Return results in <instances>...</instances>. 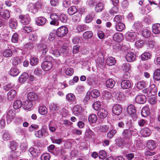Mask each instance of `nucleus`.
<instances>
[{"mask_svg": "<svg viewBox=\"0 0 160 160\" xmlns=\"http://www.w3.org/2000/svg\"><path fill=\"white\" fill-rule=\"evenodd\" d=\"M127 110L128 113L131 116L133 121H136L138 115L136 113L135 106L132 105H129L127 107Z\"/></svg>", "mask_w": 160, "mask_h": 160, "instance_id": "f257e3e1", "label": "nucleus"}, {"mask_svg": "<svg viewBox=\"0 0 160 160\" xmlns=\"http://www.w3.org/2000/svg\"><path fill=\"white\" fill-rule=\"evenodd\" d=\"M56 32L58 37L62 38L67 35L68 32V29L66 27L62 26L58 28Z\"/></svg>", "mask_w": 160, "mask_h": 160, "instance_id": "f03ea898", "label": "nucleus"}, {"mask_svg": "<svg viewBox=\"0 0 160 160\" xmlns=\"http://www.w3.org/2000/svg\"><path fill=\"white\" fill-rule=\"evenodd\" d=\"M15 116V113L13 110L10 109L7 112L6 115H4L3 118H4L6 117L7 122L9 123L12 122Z\"/></svg>", "mask_w": 160, "mask_h": 160, "instance_id": "7ed1b4c3", "label": "nucleus"}, {"mask_svg": "<svg viewBox=\"0 0 160 160\" xmlns=\"http://www.w3.org/2000/svg\"><path fill=\"white\" fill-rule=\"evenodd\" d=\"M50 17L52 20L50 22V25L58 26L59 24V14L58 15L56 13H52L51 14Z\"/></svg>", "mask_w": 160, "mask_h": 160, "instance_id": "20e7f679", "label": "nucleus"}, {"mask_svg": "<svg viewBox=\"0 0 160 160\" xmlns=\"http://www.w3.org/2000/svg\"><path fill=\"white\" fill-rule=\"evenodd\" d=\"M131 141L129 139L118 138L116 140V143L120 147L124 146L125 145L128 144L130 143Z\"/></svg>", "mask_w": 160, "mask_h": 160, "instance_id": "39448f33", "label": "nucleus"}, {"mask_svg": "<svg viewBox=\"0 0 160 160\" xmlns=\"http://www.w3.org/2000/svg\"><path fill=\"white\" fill-rule=\"evenodd\" d=\"M28 151L32 155L36 156L41 152V148L37 146L34 147H31L28 149Z\"/></svg>", "mask_w": 160, "mask_h": 160, "instance_id": "423d86ee", "label": "nucleus"}, {"mask_svg": "<svg viewBox=\"0 0 160 160\" xmlns=\"http://www.w3.org/2000/svg\"><path fill=\"white\" fill-rule=\"evenodd\" d=\"M19 18L20 19V22L22 24L27 25L29 23L31 19L28 14L24 16L22 15L19 16Z\"/></svg>", "mask_w": 160, "mask_h": 160, "instance_id": "0eeeda50", "label": "nucleus"}, {"mask_svg": "<svg viewBox=\"0 0 160 160\" xmlns=\"http://www.w3.org/2000/svg\"><path fill=\"white\" fill-rule=\"evenodd\" d=\"M136 37V34L134 32H127L125 36V38L127 40L131 42L135 41Z\"/></svg>", "mask_w": 160, "mask_h": 160, "instance_id": "6e6552de", "label": "nucleus"}, {"mask_svg": "<svg viewBox=\"0 0 160 160\" xmlns=\"http://www.w3.org/2000/svg\"><path fill=\"white\" fill-rule=\"evenodd\" d=\"M133 132L132 129H124L122 132V135L123 138L129 139L131 140L130 138L132 136V132Z\"/></svg>", "mask_w": 160, "mask_h": 160, "instance_id": "1a4fd4ad", "label": "nucleus"}, {"mask_svg": "<svg viewBox=\"0 0 160 160\" xmlns=\"http://www.w3.org/2000/svg\"><path fill=\"white\" fill-rule=\"evenodd\" d=\"M152 133V131L149 128L145 127L140 131V133L141 136L143 137L149 136Z\"/></svg>", "mask_w": 160, "mask_h": 160, "instance_id": "9d476101", "label": "nucleus"}, {"mask_svg": "<svg viewBox=\"0 0 160 160\" xmlns=\"http://www.w3.org/2000/svg\"><path fill=\"white\" fill-rule=\"evenodd\" d=\"M82 107L80 105H75L72 108V112L76 116H78L81 114L82 111Z\"/></svg>", "mask_w": 160, "mask_h": 160, "instance_id": "9b49d317", "label": "nucleus"}, {"mask_svg": "<svg viewBox=\"0 0 160 160\" xmlns=\"http://www.w3.org/2000/svg\"><path fill=\"white\" fill-rule=\"evenodd\" d=\"M42 69L45 71H48L52 68V65L50 61H45L42 64Z\"/></svg>", "mask_w": 160, "mask_h": 160, "instance_id": "f8f14e48", "label": "nucleus"}, {"mask_svg": "<svg viewBox=\"0 0 160 160\" xmlns=\"http://www.w3.org/2000/svg\"><path fill=\"white\" fill-rule=\"evenodd\" d=\"M112 111L113 113L117 115L120 114L122 111V108L119 104H115L113 106Z\"/></svg>", "mask_w": 160, "mask_h": 160, "instance_id": "ddd939ff", "label": "nucleus"}, {"mask_svg": "<svg viewBox=\"0 0 160 160\" xmlns=\"http://www.w3.org/2000/svg\"><path fill=\"white\" fill-rule=\"evenodd\" d=\"M49 45L48 44H41L39 45L38 47L40 50L42 52V53L45 55L48 51Z\"/></svg>", "mask_w": 160, "mask_h": 160, "instance_id": "4468645a", "label": "nucleus"}, {"mask_svg": "<svg viewBox=\"0 0 160 160\" xmlns=\"http://www.w3.org/2000/svg\"><path fill=\"white\" fill-rule=\"evenodd\" d=\"M146 99V97L145 95L139 94L136 97L135 101L138 103L142 104L145 102Z\"/></svg>", "mask_w": 160, "mask_h": 160, "instance_id": "2eb2a0df", "label": "nucleus"}, {"mask_svg": "<svg viewBox=\"0 0 160 160\" xmlns=\"http://www.w3.org/2000/svg\"><path fill=\"white\" fill-rule=\"evenodd\" d=\"M0 16L2 18L8 20L10 17V14L9 10L5 9L0 12Z\"/></svg>", "mask_w": 160, "mask_h": 160, "instance_id": "dca6fc26", "label": "nucleus"}, {"mask_svg": "<svg viewBox=\"0 0 160 160\" xmlns=\"http://www.w3.org/2000/svg\"><path fill=\"white\" fill-rule=\"evenodd\" d=\"M46 132V130L42 128L40 130L35 131L34 134L36 137L39 138H41L45 135Z\"/></svg>", "mask_w": 160, "mask_h": 160, "instance_id": "f3484780", "label": "nucleus"}, {"mask_svg": "<svg viewBox=\"0 0 160 160\" xmlns=\"http://www.w3.org/2000/svg\"><path fill=\"white\" fill-rule=\"evenodd\" d=\"M32 102L28 100L24 101L22 104V106L24 109H29L32 107Z\"/></svg>", "mask_w": 160, "mask_h": 160, "instance_id": "a211bd4d", "label": "nucleus"}, {"mask_svg": "<svg viewBox=\"0 0 160 160\" xmlns=\"http://www.w3.org/2000/svg\"><path fill=\"white\" fill-rule=\"evenodd\" d=\"M125 58L128 62H132L135 59L136 56L133 53L130 52L127 54Z\"/></svg>", "mask_w": 160, "mask_h": 160, "instance_id": "6ab92c4d", "label": "nucleus"}, {"mask_svg": "<svg viewBox=\"0 0 160 160\" xmlns=\"http://www.w3.org/2000/svg\"><path fill=\"white\" fill-rule=\"evenodd\" d=\"M9 25L12 29H16L18 26L17 20L14 18H11L9 21Z\"/></svg>", "mask_w": 160, "mask_h": 160, "instance_id": "aec40b11", "label": "nucleus"}, {"mask_svg": "<svg viewBox=\"0 0 160 160\" xmlns=\"http://www.w3.org/2000/svg\"><path fill=\"white\" fill-rule=\"evenodd\" d=\"M66 100L71 103H75L76 98L75 95L72 93H68L66 96Z\"/></svg>", "mask_w": 160, "mask_h": 160, "instance_id": "412c9836", "label": "nucleus"}, {"mask_svg": "<svg viewBox=\"0 0 160 160\" xmlns=\"http://www.w3.org/2000/svg\"><path fill=\"white\" fill-rule=\"evenodd\" d=\"M121 87L123 89L130 88L131 87V83L128 80H125L122 81L121 83Z\"/></svg>", "mask_w": 160, "mask_h": 160, "instance_id": "4be33fe9", "label": "nucleus"}, {"mask_svg": "<svg viewBox=\"0 0 160 160\" xmlns=\"http://www.w3.org/2000/svg\"><path fill=\"white\" fill-rule=\"evenodd\" d=\"M36 22L38 25L42 26L46 23V19L42 17H38L36 19Z\"/></svg>", "mask_w": 160, "mask_h": 160, "instance_id": "5701e85b", "label": "nucleus"}, {"mask_svg": "<svg viewBox=\"0 0 160 160\" xmlns=\"http://www.w3.org/2000/svg\"><path fill=\"white\" fill-rule=\"evenodd\" d=\"M104 5L103 2H99L95 6V10L96 12H101L103 9Z\"/></svg>", "mask_w": 160, "mask_h": 160, "instance_id": "b1692460", "label": "nucleus"}, {"mask_svg": "<svg viewBox=\"0 0 160 160\" xmlns=\"http://www.w3.org/2000/svg\"><path fill=\"white\" fill-rule=\"evenodd\" d=\"M142 27L141 22L138 21H136L132 26L134 31H140Z\"/></svg>", "mask_w": 160, "mask_h": 160, "instance_id": "393cba45", "label": "nucleus"}, {"mask_svg": "<svg viewBox=\"0 0 160 160\" xmlns=\"http://www.w3.org/2000/svg\"><path fill=\"white\" fill-rule=\"evenodd\" d=\"M108 112L104 109H100L98 113V116L101 118H105L107 116Z\"/></svg>", "mask_w": 160, "mask_h": 160, "instance_id": "a878e982", "label": "nucleus"}, {"mask_svg": "<svg viewBox=\"0 0 160 160\" xmlns=\"http://www.w3.org/2000/svg\"><path fill=\"white\" fill-rule=\"evenodd\" d=\"M88 27L85 25H77L75 29V31L76 32H80L87 30Z\"/></svg>", "mask_w": 160, "mask_h": 160, "instance_id": "bb28decb", "label": "nucleus"}, {"mask_svg": "<svg viewBox=\"0 0 160 160\" xmlns=\"http://www.w3.org/2000/svg\"><path fill=\"white\" fill-rule=\"evenodd\" d=\"M153 32L155 34H158L160 33V24L156 23L154 24L152 27Z\"/></svg>", "mask_w": 160, "mask_h": 160, "instance_id": "cd10ccee", "label": "nucleus"}, {"mask_svg": "<svg viewBox=\"0 0 160 160\" xmlns=\"http://www.w3.org/2000/svg\"><path fill=\"white\" fill-rule=\"evenodd\" d=\"M38 96L36 93L33 92H29L27 95L28 100L32 102L33 100H36Z\"/></svg>", "mask_w": 160, "mask_h": 160, "instance_id": "c85d7f7f", "label": "nucleus"}, {"mask_svg": "<svg viewBox=\"0 0 160 160\" xmlns=\"http://www.w3.org/2000/svg\"><path fill=\"white\" fill-rule=\"evenodd\" d=\"M115 28L117 31L121 32L125 28V25L122 22L115 23Z\"/></svg>", "mask_w": 160, "mask_h": 160, "instance_id": "c756f323", "label": "nucleus"}, {"mask_svg": "<svg viewBox=\"0 0 160 160\" xmlns=\"http://www.w3.org/2000/svg\"><path fill=\"white\" fill-rule=\"evenodd\" d=\"M17 93L16 91L14 90H10L7 94L8 99L10 100H12L17 96Z\"/></svg>", "mask_w": 160, "mask_h": 160, "instance_id": "7c9ffc66", "label": "nucleus"}, {"mask_svg": "<svg viewBox=\"0 0 160 160\" xmlns=\"http://www.w3.org/2000/svg\"><path fill=\"white\" fill-rule=\"evenodd\" d=\"M41 5V3L39 2H37L35 5V6L32 5L30 8L31 10V12L33 13H35L38 12V8H40Z\"/></svg>", "mask_w": 160, "mask_h": 160, "instance_id": "2f4dec72", "label": "nucleus"}, {"mask_svg": "<svg viewBox=\"0 0 160 160\" xmlns=\"http://www.w3.org/2000/svg\"><path fill=\"white\" fill-rule=\"evenodd\" d=\"M149 113V108L148 107L146 106L142 108L141 112L142 117H145L148 116Z\"/></svg>", "mask_w": 160, "mask_h": 160, "instance_id": "473e14b6", "label": "nucleus"}, {"mask_svg": "<svg viewBox=\"0 0 160 160\" xmlns=\"http://www.w3.org/2000/svg\"><path fill=\"white\" fill-rule=\"evenodd\" d=\"M28 77V75L26 72L23 73L19 77V81L20 83L25 82Z\"/></svg>", "mask_w": 160, "mask_h": 160, "instance_id": "72a5a7b5", "label": "nucleus"}, {"mask_svg": "<svg viewBox=\"0 0 160 160\" xmlns=\"http://www.w3.org/2000/svg\"><path fill=\"white\" fill-rule=\"evenodd\" d=\"M115 83V81L112 79L107 80L106 82V87L111 88H112L114 87Z\"/></svg>", "mask_w": 160, "mask_h": 160, "instance_id": "f704fd0d", "label": "nucleus"}, {"mask_svg": "<svg viewBox=\"0 0 160 160\" xmlns=\"http://www.w3.org/2000/svg\"><path fill=\"white\" fill-rule=\"evenodd\" d=\"M102 97L104 99L109 100L112 97L111 94L108 91L105 90L102 92Z\"/></svg>", "mask_w": 160, "mask_h": 160, "instance_id": "c9c22d12", "label": "nucleus"}, {"mask_svg": "<svg viewBox=\"0 0 160 160\" xmlns=\"http://www.w3.org/2000/svg\"><path fill=\"white\" fill-rule=\"evenodd\" d=\"M93 33L90 31H88L85 32L82 35L83 38L86 39H89L92 36Z\"/></svg>", "mask_w": 160, "mask_h": 160, "instance_id": "e433bc0d", "label": "nucleus"}, {"mask_svg": "<svg viewBox=\"0 0 160 160\" xmlns=\"http://www.w3.org/2000/svg\"><path fill=\"white\" fill-rule=\"evenodd\" d=\"M19 70L16 68H12L9 72V74L12 76H16L19 73Z\"/></svg>", "mask_w": 160, "mask_h": 160, "instance_id": "4c0bfd02", "label": "nucleus"}, {"mask_svg": "<svg viewBox=\"0 0 160 160\" xmlns=\"http://www.w3.org/2000/svg\"><path fill=\"white\" fill-rule=\"evenodd\" d=\"M147 146L149 149L153 150L155 149L156 145L154 141L150 140L148 141L147 142Z\"/></svg>", "mask_w": 160, "mask_h": 160, "instance_id": "58836bf2", "label": "nucleus"}, {"mask_svg": "<svg viewBox=\"0 0 160 160\" xmlns=\"http://www.w3.org/2000/svg\"><path fill=\"white\" fill-rule=\"evenodd\" d=\"M153 77L156 81L160 80V69H157L153 73Z\"/></svg>", "mask_w": 160, "mask_h": 160, "instance_id": "ea45409f", "label": "nucleus"}, {"mask_svg": "<svg viewBox=\"0 0 160 160\" xmlns=\"http://www.w3.org/2000/svg\"><path fill=\"white\" fill-rule=\"evenodd\" d=\"M116 61L114 58L112 57H110L106 59V63L109 66H112L114 65Z\"/></svg>", "mask_w": 160, "mask_h": 160, "instance_id": "a19ab883", "label": "nucleus"}, {"mask_svg": "<svg viewBox=\"0 0 160 160\" xmlns=\"http://www.w3.org/2000/svg\"><path fill=\"white\" fill-rule=\"evenodd\" d=\"M142 33L143 37L145 38H148L150 36L151 32L150 31L148 28H145L142 31Z\"/></svg>", "mask_w": 160, "mask_h": 160, "instance_id": "79ce46f5", "label": "nucleus"}, {"mask_svg": "<svg viewBox=\"0 0 160 160\" xmlns=\"http://www.w3.org/2000/svg\"><path fill=\"white\" fill-rule=\"evenodd\" d=\"M113 39L115 41L122 40L123 38V36L122 34L119 32H117L114 34L113 37Z\"/></svg>", "mask_w": 160, "mask_h": 160, "instance_id": "37998d69", "label": "nucleus"}, {"mask_svg": "<svg viewBox=\"0 0 160 160\" xmlns=\"http://www.w3.org/2000/svg\"><path fill=\"white\" fill-rule=\"evenodd\" d=\"M22 105L20 100H17L13 103V107L14 109H17L21 108Z\"/></svg>", "mask_w": 160, "mask_h": 160, "instance_id": "c03bdc74", "label": "nucleus"}, {"mask_svg": "<svg viewBox=\"0 0 160 160\" xmlns=\"http://www.w3.org/2000/svg\"><path fill=\"white\" fill-rule=\"evenodd\" d=\"M117 131L115 129H112L110 130L107 133V137L109 139H111L116 133Z\"/></svg>", "mask_w": 160, "mask_h": 160, "instance_id": "a18cd8bd", "label": "nucleus"}, {"mask_svg": "<svg viewBox=\"0 0 160 160\" xmlns=\"http://www.w3.org/2000/svg\"><path fill=\"white\" fill-rule=\"evenodd\" d=\"M85 135L88 138H90L92 136L95 135V133L89 128H88L86 130Z\"/></svg>", "mask_w": 160, "mask_h": 160, "instance_id": "49530a36", "label": "nucleus"}, {"mask_svg": "<svg viewBox=\"0 0 160 160\" xmlns=\"http://www.w3.org/2000/svg\"><path fill=\"white\" fill-rule=\"evenodd\" d=\"M96 62L97 66L102 68L104 64V59L103 58H98L96 61Z\"/></svg>", "mask_w": 160, "mask_h": 160, "instance_id": "de8ad7c7", "label": "nucleus"}, {"mask_svg": "<svg viewBox=\"0 0 160 160\" xmlns=\"http://www.w3.org/2000/svg\"><path fill=\"white\" fill-rule=\"evenodd\" d=\"M54 121L53 120L50 121L48 124V127L50 131L52 132H54L56 130L57 128L56 125H53L52 123H53Z\"/></svg>", "mask_w": 160, "mask_h": 160, "instance_id": "09e8293b", "label": "nucleus"}, {"mask_svg": "<svg viewBox=\"0 0 160 160\" xmlns=\"http://www.w3.org/2000/svg\"><path fill=\"white\" fill-rule=\"evenodd\" d=\"M146 86L145 81H140L137 83L136 86L137 88L140 89H142L145 88Z\"/></svg>", "mask_w": 160, "mask_h": 160, "instance_id": "8fccbe9b", "label": "nucleus"}, {"mask_svg": "<svg viewBox=\"0 0 160 160\" xmlns=\"http://www.w3.org/2000/svg\"><path fill=\"white\" fill-rule=\"evenodd\" d=\"M12 52L10 49H7L4 51L3 53V56L6 58L11 57Z\"/></svg>", "mask_w": 160, "mask_h": 160, "instance_id": "3c124183", "label": "nucleus"}, {"mask_svg": "<svg viewBox=\"0 0 160 160\" xmlns=\"http://www.w3.org/2000/svg\"><path fill=\"white\" fill-rule=\"evenodd\" d=\"M38 111L39 113L41 115H45L47 113V108L44 106H41L40 107Z\"/></svg>", "mask_w": 160, "mask_h": 160, "instance_id": "603ef678", "label": "nucleus"}, {"mask_svg": "<svg viewBox=\"0 0 160 160\" xmlns=\"http://www.w3.org/2000/svg\"><path fill=\"white\" fill-rule=\"evenodd\" d=\"M77 11V8L73 6L70 7L68 9V14L70 15H72L76 12Z\"/></svg>", "mask_w": 160, "mask_h": 160, "instance_id": "864d4df0", "label": "nucleus"}, {"mask_svg": "<svg viewBox=\"0 0 160 160\" xmlns=\"http://www.w3.org/2000/svg\"><path fill=\"white\" fill-rule=\"evenodd\" d=\"M88 119L90 122L94 123L97 120V117L95 114H92L88 117Z\"/></svg>", "mask_w": 160, "mask_h": 160, "instance_id": "5fc2aeb1", "label": "nucleus"}, {"mask_svg": "<svg viewBox=\"0 0 160 160\" xmlns=\"http://www.w3.org/2000/svg\"><path fill=\"white\" fill-rule=\"evenodd\" d=\"M29 39L32 41H37L38 40V36L37 33L34 32L31 33L29 36Z\"/></svg>", "mask_w": 160, "mask_h": 160, "instance_id": "6e6d98bb", "label": "nucleus"}, {"mask_svg": "<svg viewBox=\"0 0 160 160\" xmlns=\"http://www.w3.org/2000/svg\"><path fill=\"white\" fill-rule=\"evenodd\" d=\"M91 96L93 98H96L100 95V93L97 89L93 90L91 92Z\"/></svg>", "mask_w": 160, "mask_h": 160, "instance_id": "4d7b16f0", "label": "nucleus"}, {"mask_svg": "<svg viewBox=\"0 0 160 160\" xmlns=\"http://www.w3.org/2000/svg\"><path fill=\"white\" fill-rule=\"evenodd\" d=\"M94 15L93 13H92L86 16L85 21L86 23L90 22L93 19Z\"/></svg>", "mask_w": 160, "mask_h": 160, "instance_id": "13d9d810", "label": "nucleus"}, {"mask_svg": "<svg viewBox=\"0 0 160 160\" xmlns=\"http://www.w3.org/2000/svg\"><path fill=\"white\" fill-rule=\"evenodd\" d=\"M123 19L122 16L120 15H116L113 19L115 23L122 22Z\"/></svg>", "mask_w": 160, "mask_h": 160, "instance_id": "bf43d9fd", "label": "nucleus"}, {"mask_svg": "<svg viewBox=\"0 0 160 160\" xmlns=\"http://www.w3.org/2000/svg\"><path fill=\"white\" fill-rule=\"evenodd\" d=\"M38 59L37 58L32 57L31 58L30 61V63L32 66H35L38 62Z\"/></svg>", "mask_w": 160, "mask_h": 160, "instance_id": "052dcab7", "label": "nucleus"}, {"mask_svg": "<svg viewBox=\"0 0 160 160\" xmlns=\"http://www.w3.org/2000/svg\"><path fill=\"white\" fill-rule=\"evenodd\" d=\"M98 156L100 159H104L107 157V154L105 151L101 150L99 152Z\"/></svg>", "mask_w": 160, "mask_h": 160, "instance_id": "680f3d73", "label": "nucleus"}, {"mask_svg": "<svg viewBox=\"0 0 160 160\" xmlns=\"http://www.w3.org/2000/svg\"><path fill=\"white\" fill-rule=\"evenodd\" d=\"M81 15L79 14L73 16L72 18V21L76 23L79 22L81 19Z\"/></svg>", "mask_w": 160, "mask_h": 160, "instance_id": "e2e57ef3", "label": "nucleus"}, {"mask_svg": "<svg viewBox=\"0 0 160 160\" xmlns=\"http://www.w3.org/2000/svg\"><path fill=\"white\" fill-rule=\"evenodd\" d=\"M151 55L148 52H145L141 55V58L143 60H146L150 57Z\"/></svg>", "mask_w": 160, "mask_h": 160, "instance_id": "0e129e2a", "label": "nucleus"}, {"mask_svg": "<svg viewBox=\"0 0 160 160\" xmlns=\"http://www.w3.org/2000/svg\"><path fill=\"white\" fill-rule=\"evenodd\" d=\"M59 21H60L63 23H66L67 22V18L66 16L64 14H59Z\"/></svg>", "mask_w": 160, "mask_h": 160, "instance_id": "69168bd1", "label": "nucleus"}, {"mask_svg": "<svg viewBox=\"0 0 160 160\" xmlns=\"http://www.w3.org/2000/svg\"><path fill=\"white\" fill-rule=\"evenodd\" d=\"M122 68L123 71L125 72H128L131 69V67L129 63H125L123 64Z\"/></svg>", "mask_w": 160, "mask_h": 160, "instance_id": "338daca9", "label": "nucleus"}, {"mask_svg": "<svg viewBox=\"0 0 160 160\" xmlns=\"http://www.w3.org/2000/svg\"><path fill=\"white\" fill-rule=\"evenodd\" d=\"M49 107L50 109L55 111L58 110L59 108V106L54 103H50Z\"/></svg>", "mask_w": 160, "mask_h": 160, "instance_id": "774afa93", "label": "nucleus"}]
</instances>
